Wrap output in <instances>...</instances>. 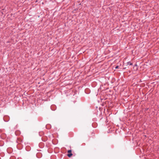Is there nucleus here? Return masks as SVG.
I'll return each instance as SVG.
<instances>
[{
    "mask_svg": "<svg viewBox=\"0 0 159 159\" xmlns=\"http://www.w3.org/2000/svg\"><path fill=\"white\" fill-rule=\"evenodd\" d=\"M67 152L69 153L67 154V156L69 157H70L72 156L73 154L71 153V150H68Z\"/></svg>",
    "mask_w": 159,
    "mask_h": 159,
    "instance_id": "obj_1",
    "label": "nucleus"
},
{
    "mask_svg": "<svg viewBox=\"0 0 159 159\" xmlns=\"http://www.w3.org/2000/svg\"><path fill=\"white\" fill-rule=\"evenodd\" d=\"M126 64H127L126 65H132V63H131L130 62H127Z\"/></svg>",
    "mask_w": 159,
    "mask_h": 159,
    "instance_id": "obj_2",
    "label": "nucleus"
},
{
    "mask_svg": "<svg viewBox=\"0 0 159 159\" xmlns=\"http://www.w3.org/2000/svg\"><path fill=\"white\" fill-rule=\"evenodd\" d=\"M118 68V66H116V67L115 68L116 69H117V68Z\"/></svg>",
    "mask_w": 159,
    "mask_h": 159,
    "instance_id": "obj_3",
    "label": "nucleus"
}]
</instances>
